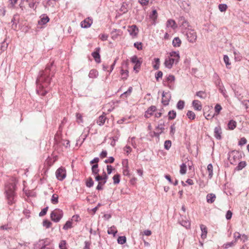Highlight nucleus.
Returning a JSON list of instances; mask_svg holds the SVG:
<instances>
[{
  "instance_id": "c9c22d12",
  "label": "nucleus",
  "mask_w": 249,
  "mask_h": 249,
  "mask_svg": "<svg viewBox=\"0 0 249 249\" xmlns=\"http://www.w3.org/2000/svg\"><path fill=\"white\" fill-rule=\"evenodd\" d=\"M196 95L201 99H205L207 97V94L205 92L203 91H199L196 93Z\"/></svg>"
},
{
  "instance_id": "a878e982",
  "label": "nucleus",
  "mask_w": 249,
  "mask_h": 249,
  "mask_svg": "<svg viewBox=\"0 0 249 249\" xmlns=\"http://www.w3.org/2000/svg\"><path fill=\"white\" fill-rule=\"evenodd\" d=\"M228 126L229 129L233 130L236 126V122L233 120H231L229 122Z\"/></svg>"
},
{
  "instance_id": "f257e3e1",
  "label": "nucleus",
  "mask_w": 249,
  "mask_h": 249,
  "mask_svg": "<svg viewBox=\"0 0 249 249\" xmlns=\"http://www.w3.org/2000/svg\"><path fill=\"white\" fill-rule=\"evenodd\" d=\"M53 65V62L50 64H48L44 70L41 71L36 80V92L38 94L44 96L48 92L46 89L50 84L52 77L54 73L51 72V67Z\"/></svg>"
},
{
  "instance_id": "49530a36",
  "label": "nucleus",
  "mask_w": 249,
  "mask_h": 249,
  "mask_svg": "<svg viewBox=\"0 0 249 249\" xmlns=\"http://www.w3.org/2000/svg\"><path fill=\"white\" fill-rule=\"evenodd\" d=\"M121 74L122 76V79L125 80L128 76V71L127 70H124L122 69Z\"/></svg>"
},
{
  "instance_id": "4be33fe9",
  "label": "nucleus",
  "mask_w": 249,
  "mask_h": 249,
  "mask_svg": "<svg viewBox=\"0 0 249 249\" xmlns=\"http://www.w3.org/2000/svg\"><path fill=\"white\" fill-rule=\"evenodd\" d=\"M181 43V40L178 37H176L174 38L172 41V44L175 47H178L180 46Z\"/></svg>"
},
{
  "instance_id": "393cba45",
  "label": "nucleus",
  "mask_w": 249,
  "mask_h": 249,
  "mask_svg": "<svg viewBox=\"0 0 249 249\" xmlns=\"http://www.w3.org/2000/svg\"><path fill=\"white\" fill-rule=\"evenodd\" d=\"M131 61L132 63L137 64L138 66H141L142 64V61H140L136 55H134L131 58Z\"/></svg>"
},
{
  "instance_id": "39448f33",
  "label": "nucleus",
  "mask_w": 249,
  "mask_h": 249,
  "mask_svg": "<svg viewBox=\"0 0 249 249\" xmlns=\"http://www.w3.org/2000/svg\"><path fill=\"white\" fill-rule=\"evenodd\" d=\"M186 35L188 40L191 43H194L197 39L196 33L193 29H188L186 32Z\"/></svg>"
},
{
  "instance_id": "774afa93",
  "label": "nucleus",
  "mask_w": 249,
  "mask_h": 249,
  "mask_svg": "<svg viewBox=\"0 0 249 249\" xmlns=\"http://www.w3.org/2000/svg\"><path fill=\"white\" fill-rule=\"evenodd\" d=\"M243 105L245 107L248 109H249V100H245L242 102Z\"/></svg>"
},
{
  "instance_id": "79ce46f5",
  "label": "nucleus",
  "mask_w": 249,
  "mask_h": 249,
  "mask_svg": "<svg viewBox=\"0 0 249 249\" xmlns=\"http://www.w3.org/2000/svg\"><path fill=\"white\" fill-rule=\"evenodd\" d=\"M86 184L87 187H89V188H90L93 186V185L94 184V182L91 177H89L87 179V180L86 182Z\"/></svg>"
},
{
  "instance_id": "a211bd4d",
  "label": "nucleus",
  "mask_w": 249,
  "mask_h": 249,
  "mask_svg": "<svg viewBox=\"0 0 249 249\" xmlns=\"http://www.w3.org/2000/svg\"><path fill=\"white\" fill-rule=\"evenodd\" d=\"M200 229L202 231L201 237L202 239H205L207 237V228L206 226L201 224L200 225Z\"/></svg>"
},
{
  "instance_id": "1a4fd4ad",
  "label": "nucleus",
  "mask_w": 249,
  "mask_h": 249,
  "mask_svg": "<svg viewBox=\"0 0 249 249\" xmlns=\"http://www.w3.org/2000/svg\"><path fill=\"white\" fill-rule=\"evenodd\" d=\"M162 101L161 103L164 106H167L169 104L170 100L171 99V96L169 92H165L163 91L162 94Z\"/></svg>"
},
{
  "instance_id": "c85d7f7f",
  "label": "nucleus",
  "mask_w": 249,
  "mask_h": 249,
  "mask_svg": "<svg viewBox=\"0 0 249 249\" xmlns=\"http://www.w3.org/2000/svg\"><path fill=\"white\" fill-rule=\"evenodd\" d=\"M132 91V88L131 87H130L127 91L124 92L121 95V97L122 98H127L128 96L130 95V93H131Z\"/></svg>"
},
{
  "instance_id": "2eb2a0df",
  "label": "nucleus",
  "mask_w": 249,
  "mask_h": 249,
  "mask_svg": "<svg viewBox=\"0 0 249 249\" xmlns=\"http://www.w3.org/2000/svg\"><path fill=\"white\" fill-rule=\"evenodd\" d=\"M192 106L196 110L200 111L202 109L201 102L197 100H195L192 102Z\"/></svg>"
},
{
  "instance_id": "6ab92c4d",
  "label": "nucleus",
  "mask_w": 249,
  "mask_h": 249,
  "mask_svg": "<svg viewBox=\"0 0 249 249\" xmlns=\"http://www.w3.org/2000/svg\"><path fill=\"white\" fill-rule=\"evenodd\" d=\"M49 18L47 16L43 15V17L38 21V24L39 25H44L49 21Z\"/></svg>"
},
{
  "instance_id": "09e8293b",
  "label": "nucleus",
  "mask_w": 249,
  "mask_h": 249,
  "mask_svg": "<svg viewBox=\"0 0 249 249\" xmlns=\"http://www.w3.org/2000/svg\"><path fill=\"white\" fill-rule=\"evenodd\" d=\"M180 173L182 175L185 174L186 173L187 167L185 163H182L180 165Z\"/></svg>"
},
{
  "instance_id": "a19ab883",
  "label": "nucleus",
  "mask_w": 249,
  "mask_h": 249,
  "mask_svg": "<svg viewBox=\"0 0 249 249\" xmlns=\"http://www.w3.org/2000/svg\"><path fill=\"white\" fill-rule=\"evenodd\" d=\"M72 228V222L71 221H67L63 226V229L64 230H68Z\"/></svg>"
},
{
  "instance_id": "f8f14e48",
  "label": "nucleus",
  "mask_w": 249,
  "mask_h": 249,
  "mask_svg": "<svg viewBox=\"0 0 249 249\" xmlns=\"http://www.w3.org/2000/svg\"><path fill=\"white\" fill-rule=\"evenodd\" d=\"M222 131L220 126H216L214 129V136L217 140H221L222 139L221 136Z\"/></svg>"
},
{
  "instance_id": "864d4df0",
  "label": "nucleus",
  "mask_w": 249,
  "mask_h": 249,
  "mask_svg": "<svg viewBox=\"0 0 249 249\" xmlns=\"http://www.w3.org/2000/svg\"><path fill=\"white\" fill-rule=\"evenodd\" d=\"M106 183V181H102L98 182V185L96 187V189L97 190H103V186Z\"/></svg>"
},
{
  "instance_id": "8fccbe9b",
  "label": "nucleus",
  "mask_w": 249,
  "mask_h": 249,
  "mask_svg": "<svg viewBox=\"0 0 249 249\" xmlns=\"http://www.w3.org/2000/svg\"><path fill=\"white\" fill-rule=\"evenodd\" d=\"M127 6V4L126 3H123L120 9V11L124 14L126 13L128 11L126 8Z\"/></svg>"
},
{
  "instance_id": "cd10ccee",
  "label": "nucleus",
  "mask_w": 249,
  "mask_h": 249,
  "mask_svg": "<svg viewBox=\"0 0 249 249\" xmlns=\"http://www.w3.org/2000/svg\"><path fill=\"white\" fill-rule=\"evenodd\" d=\"M170 56L172 58L178 60L179 61V54L178 52H171L170 53Z\"/></svg>"
},
{
  "instance_id": "412c9836",
  "label": "nucleus",
  "mask_w": 249,
  "mask_h": 249,
  "mask_svg": "<svg viewBox=\"0 0 249 249\" xmlns=\"http://www.w3.org/2000/svg\"><path fill=\"white\" fill-rule=\"evenodd\" d=\"M8 43L6 41V39H4L0 44V53H1L2 52L5 51L8 47Z\"/></svg>"
},
{
  "instance_id": "ea45409f",
  "label": "nucleus",
  "mask_w": 249,
  "mask_h": 249,
  "mask_svg": "<svg viewBox=\"0 0 249 249\" xmlns=\"http://www.w3.org/2000/svg\"><path fill=\"white\" fill-rule=\"evenodd\" d=\"M51 202L53 204L58 203V196L57 194H53L51 198Z\"/></svg>"
},
{
  "instance_id": "e433bc0d",
  "label": "nucleus",
  "mask_w": 249,
  "mask_h": 249,
  "mask_svg": "<svg viewBox=\"0 0 249 249\" xmlns=\"http://www.w3.org/2000/svg\"><path fill=\"white\" fill-rule=\"evenodd\" d=\"M154 62H155V64L153 65V67L155 70H158L160 68V60L159 58H155Z\"/></svg>"
},
{
  "instance_id": "58836bf2",
  "label": "nucleus",
  "mask_w": 249,
  "mask_h": 249,
  "mask_svg": "<svg viewBox=\"0 0 249 249\" xmlns=\"http://www.w3.org/2000/svg\"><path fill=\"white\" fill-rule=\"evenodd\" d=\"M157 17L158 13L157 10L155 9L153 10L152 11V13L150 15V18L152 19L154 21H155L157 19Z\"/></svg>"
},
{
  "instance_id": "e2e57ef3",
  "label": "nucleus",
  "mask_w": 249,
  "mask_h": 249,
  "mask_svg": "<svg viewBox=\"0 0 249 249\" xmlns=\"http://www.w3.org/2000/svg\"><path fill=\"white\" fill-rule=\"evenodd\" d=\"M18 0H9V4L8 5V7L10 8H13Z\"/></svg>"
},
{
  "instance_id": "dca6fc26",
  "label": "nucleus",
  "mask_w": 249,
  "mask_h": 249,
  "mask_svg": "<svg viewBox=\"0 0 249 249\" xmlns=\"http://www.w3.org/2000/svg\"><path fill=\"white\" fill-rule=\"evenodd\" d=\"M179 223L183 227L186 228L187 229H190L191 227V223L187 219H183L181 218V220H179Z\"/></svg>"
},
{
  "instance_id": "6e6d98bb",
  "label": "nucleus",
  "mask_w": 249,
  "mask_h": 249,
  "mask_svg": "<svg viewBox=\"0 0 249 249\" xmlns=\"http://www.w3.org/2000/svg\"><path fill=\"white\" fill-rule=\"evenodd\" d=\"M163 75V73L161 71H158L155 74V78L157 81H159L160 78H161Z\"/></svg>"
},
{
  "instance_id": "5701e85b",
  "label": "nucleus",
  "mask_w": 249,
  "mask_h": 249,
  "mask_svg": "<svg viewBox=\"0 0 249 249\" xmlns=\"http://www.w3.org/2000/svg\"><path fill=\"white\" fill-rule=\"evenodd\" d=\"M106 120V117L105 115H102L99 116L98 120H97V123L100 126L103 125Z\"/></svg>"
},
{
  "instance_id": "72a5a7b5",
  "label": "nucleus",
  "mask_w": 249,
  "mask_h": 249,
  "mask_svg": "<svg viewBox=\"0 0 249 249\" xmlns=\"http://www.w3.org/2000/svg\"><path fill=\"white\" fill-rule=\"evenodd\" d=\"M98 164H94L92 166L91 170H92V173L93 175H97L98 174V173L99 172V170L98 169Z\"/></svg>"
},
{
  "instance_id": "c03bdc74",
  "label": "nucleus",
  "mask_w": 249,
  "mask_h": 249,
  "mask_svg": "<svg viewBox=\"0 0 249 249\" xmlns=\"http://www.w3.org/2000/svg\"><path fill=\"white\" fill-rule=\"evenodd\" d=\"M113 180L114 184H118L120 181V175L118 174L115 175L113 177Z\"/></svg>"
},
{
  "instance_id": "4468645a",
  "label": "nucleus",
  "mask_w": 249,
  "mask_h": 249,
  "mask_svg": "<svg viewBox=\"0 0 249 249\" xmlns=\"http://www.w3.org/2000/svg\"><path fill=\"white\" fill-rule=\"evenodd\" d=\"M178 23L179 24L185 28H187L189 27V23L187 21L186 19H185V18L183 16H180L178 18Z\"/></svg>"
},
{
  "instance_id": "f3484780",
  "label": "nucleus",
  "mask_w": 249,
  "mask_h": 249,
  "mask_svg": "<svg viewBox=\"0 0 249 249\" xmlns=\"http://www.w3.org/2000/svg\"><path fill=\"white\" fill-rule=\"evenodd\" d=\"M215 198L216 196L213 193L208 194L206 196L207 201L209 203H213L215 201Z\"/></svg>"
},
{
  "instance_id": "338daca9",
  "label": "nucleus",
  "mask_w": 249,
  "mask_h": 249,
  "mask_svg": "<svg viewBox=\"0 0 249 249\" xmlns=\"http://www.w3.org/2000/svg\"><path fill=\"white\" fill-rule=\"evenodd\" d=\"M232 213L230 210L227 212L226 214V218L227 220H230L232 217Z\"/></svg>"
},
{
  "instance_id": "37998d69",
  "label": "nucleus",
  "mask_w": 249,
  "mask_h": 249,
  "mask_svg": "<svg viewBox=\"0 0 249 249\" xmlns=\"http://www.w3.org/2000/svg\"><path fill=\"white\" fill-rule=\"evenodd\" d=\"M185 102L183 100H179L177 104V107L178 109L179 110H182L183 109L184 107Z\"/></svg>"
},
{
  "instance_id": "c756f323",
  "label": "nucleus",
  "mask_w": 249,
  "mask_h": 249,
  "mask_svg": "<svg viewBox=\"0 0 249 249\" xmlns=\"http://www.w3.org/2000/svg\"><path fill=\"white\" fill-rule=\"evenodd\" d=\"M38 246L40 247L39 249H50L49 248H47L46 246L48 245V244H45L44 242V240H40L37 244Z\"/></svg>"
},
{
  "instance_id": "13d9d810",
  "label": "nucleus",
  "mask_w": 249,
  "mask_h": 249,
  "mask_svg": "<svg viewBox=\"0 0 249 249\" xmlns=\"http://www.w3.org/2000/svg\"><path fill=\"white\" fill-rule=\"evenodd\" d=\"M218 7H219V10L221 12L225 11L228 8L227 5L226 4H220L218 6Z\"/></svg>"
},
{
  "instance_id": "f03ea898",
  "label": "nucleus",
  "mask_w": 249,
  "mask_h": 249,
  "mask_svg": "<svg viewBox=\"0 0 249 249\" xmlns=\"http://www.w3.org/2000/svg\"><path fill=\"white\" fill-rule=\"evenodd\" d=\"M16 184L14 183H8L5 185V192L6 197L9 205L15 203V197L16 196L15 190Z\"/></svg>"
},
{
  "instance_id": "5fc2aeb1",
  "label": "nucleus",
  "mask_w": 249,
  "mask_h": 249,
  "mask_svg": "<svg viewBox=\"0 0 249 249\" xmlns=\"http://www.w3.org/2000/svg\"><path fill=\"white\" fill-rule=\"evenodd\" d=\"M66 241L65 240H61L59 244L60 249H67L66 248Z\"/></svg>"
},
{
  "instance_id": "b1692460",
  "label": "nucleus",
  "mask_w": 249,
  "mask_h": 249,
  "mask_svg": "<svg viewBox=\"0 0 249 249\" xmlns=\"http://www.w3.org/2000/svg\"><path fill=\"white\" fill-rule=\"evenodd\" d=\"M247 163L245 161H242L240 162L238 165L235 167V170L240 171L242 170L246 166Z\"/></svg>"
},
{
  "instance_id": "7c9ffc66",
  "label": "nucleus",
  "mask_w": 249,
  "mask_h": 249,
  "mask_svg": "<svg viewBox=\"0 0 249 249\" xmlns=\"http://www.w3.org/2000/svg\"><path fill=\"white\" fill-rule=\"evenodd\" d=\"M168 115V119L169 120H173V119H175L176 117V116H177L176 112L174 110H170V111H169Z\"/></svg>"
},
{
  "instance_id": "de8ad7c7",
  "label": "nucleus",
  "mask_w": 249,
  "mask_h": 249,
  "mask_svg": "<svg viewBox=\"0 0 249 249\" xmlns=\"http://www.w3.org/2000/svg\"><path fill=\"white\" fill-rule=\"evenodd\" d=\"M115 227L113 226L112 227H110L108 230H107V233L108 234H113L114 236H115V234L117 232V230H114L113 229H115Z\"/></svg>"
},
{
  "instance_id": "4d7b16f0",
  "label": "nucleus",
  "mask_w": 249,
  "mask_h": 249,
  "mask_svg": "<svg viewBox=\"0 0 249 249\" xmlns=\"http://www.w3.org/2000/svg\"><path fill=\"white\" fill-rule=\"evenodd\" d=\"M175 131H176L175 123H174L170 126V135L173 136L174 135Z\"/></svg>"
},
{
  "instance_id": "bf43d9fd",
  "label": "nucleus",
  "mask_w": 249,
  "mask_h": 249,
  "mask_svg": "<svg viewBox=\"0 0 249 249\" xmlns=\"http://www.w3.org/2000/svg\"><path fill=\"white\" fill-rule=\"evenodd\" d=\"M222 109L220 105L217 104L214 107V111L216 114H218Z\"/></svg>"
},
{
  "instance_id": "f704fd0d",
  "label": "nucleus",
  "mask_w": 249,
  "mask_h": 249,
  "mask_svg": "<svg viewBox=\"0 0 249 249\" xmlns=\"http://www.w3.org/2000/svg\"><path fill=\"white\" fill-rule=\"evenodd\" d=\"M187 116L189 119L194 120L196 118L195 113L191 110H188L186 114Z\"/></svg>"
},
{
  "instance_id": "4c0bfd02",
  "label": "nucleus",
  "mask_w": 249,
  "mask_h": 249,
  "mask_svg": "<svg viewBox=\"0 0 249 249\" xmlns=\"http://www.w3.org/2000/svg\"><path fill=\"white\" fill-rule=\"evenodd\" d=\"M224 61L226 64V67L228 69H230V66L231 65V63L230 62V59L227 55H224L223 57Z\"/></svg>"
},
{
  "instance_id": "0eeeda50",
  "label": "nucleus",
  "mask_w": 249,
  "mask_h": 249,
  "mask_svg": "<svg viewBox=\"0 0 249 249\" xmlns=\"http://www.w3.org/2000/svg\"><path fill=\"white\" fill-rule=\"evenodd\" d=\"M179 61L177 59L172 58L170 57H168L165 58L164 61V65L168 69H171L174 63L177 64Z\"/></svg>"
},
{
  "instance_id": "69168bd1",
  "label": "nucleus",
  "mask_w": 249,
  "mask_h": 249,
  "mask_svg": "<svg viewBox=\"0 0 249 249\" xmlns=\"http://www.w3.org/2000/svg\"><path fill=\"white\" fill-rule=\"evenodd\" d=\"M76 119H77V122L78 123H83V119H82V116L80 113H76Z\"/></svg>"
},
{
  "instance_id": "3c124183",
  "label": "nucleus",
  "mask_w": 249,
  "mask_h": 249,
  "mask_svg": "<svg viewBox=\"0 0 249 249\" xmlns=\"http://www.w3.org/2000/svg\"><path fill=\"white\" fill-rule=\"evenodd\" d=\"M171 141L170 140H166L164 143V148L166 150H169L171 146Z\"/></svg>"
},
{
  "instance_id": "680f3d73",
  "label": "nucleus",
  "mask_w": 249,
  "mask_h": 249,
  "mask_svg": "<svg viewBox=\"0 0 249 249\" xmlns=\"http://www.w3.org/2000/svg\"><path fill=\"white\" fill-rule=\"evenodd\" d=\"M48 210V207H46L43 208L41 210V211L39 213V216H43L45 215L47 213Z\"/></svg>"
},
{
  "instance_id": "9b49d317",
  "label": "nucleus",
  "mask_w": 249,
  "mask_h": 249,
  "mask_svg": "<svg viewBox=\"0 0 249 249\" xmlns=\"http://www.w3.org/2000/svg\"><path fill=\"white\" fill-rule=\"evenodd\" d=\"M100 48L97 47L95 49V51L92 53L91 55L94 58L95 61L97 63L101 62V58L100 55Z\"/></svg>"
},
{
  "instance_id": "9d476101",
  "label": "nucleus",
  "mask_w": 249,
  "mask_h": 249,
  "mask_svg": "<svg viewBox=\"0 0 249 249\" xmlns=\"http://www.w3.org/2000/svg\"><path fill=\"white\" fill-rule=\"evenodd\" d=\"M93 20L91 18L88 17L81 22V26L83 28H88L92 24Z\"/></svg>"
},
{
  "instance_id": "aec40b11",
  "label": "nucleus",
  "mask_w": 249,
  "mask_h": 249,
  "mask_svg": "<svg viewBox=\"0 0 249 249\" xmlns=\"http://www.w3.org/2000/svg\"><path fill=\"white\" fill-rule=\"evenodd\" d=\"M166 26L175 29L177 27L176 22L173 19H168L166 22Z\"/></svg>"
},
{
  "instance_id": "473e14b6",
  "label": "nucleus",
  "mask_w": 249,
  "mask_h": 249,
  "mask_svg": "<svg viewBox=\"0 0 249 249\" xmlns=\"http://www.w3.org/2000/svg\"><path fill=\"white\" fill-rule=\"evenodd\" d=\"M118 244L123 245L126 242V238L125 236H120L117 239Z\"/></svg>"
},
{
  "instance_id": "423d86ee",
  "label": "nucleus",
  "mask_w": 249,
  "mask_h": 249,
  "mask_svg": "<svg viewBox=\"0 0 249 249\" xmlns=\"http://www.w3.org/2000/svg\"><path fill=\"white\" fill-rule=\"evenodd\" d=\"M55 175L58 180H63L66 176V170L63 167L59 168L55 172Z\"/></svg>"
},
{
  "instance_id": "2f4dec72",
  "label": "nucleus",
  "mask_w": 249,
  "mask_h": 249,
  "mask_svg": "<svg viewBox=\"0 0 249 249\" xmlns=\"http://www.w3.org/2000/svg\"><path fill=\"white\" fill-rule=\"evenodd\" d=\"M207 170L209 173V178H211L213 176V167L211 163H210L207 166Z\"/></svg>"
},
{
  "instance_id": "0e129e2a",
  "label": "nucleus",
  "mask_w": 249,
  "mask_h": 249,
  "mask_svg": "<svg viewBox=\"0 0 249 249\" xmlns=\"http://www.w3.org/2000/svg\"><path fill=\"white\" fill-rule=\"evenodd\" d=\"M247 141L246 139L244 137H243V138H241V139L239 141L238 145H240V146H242V145L245 144L247 143Z\"/></svg>"
},
{
  "instance_id": "bb28decb",
  "label": "nucleus",
  "mask_w": 249,
  "mask_h": 249,
  "mask_svg": "<svg viewBox=\"0 0 249 249\" xmlns=\"http://www.w3.org/2000/svg\"><path fill=\"white\" fill-rule=\"evenodd\" d=\"M98 75V72L95 69H92L89 72V78H94L97 77Z\"/></svg>"
},
{
  "instance_id": "20e7f679",
  "label": "nucleus",
  "mask_w": 249,
  "mask_h": 249,
  "mask_svg": "<svg viewBox=\"0 0 249 249\" xmlns=\"http://www.w3.org/2000/svg\"><path fill=\"white\" fill-rule=\"evenodd\" d=\"M63 216L62 210L59 209H56L53 211L50 214L51 220L54 222H58Z\"/></svg>"
},
{
  "instance_id": "6e6552de",
  "label": "nucleus",
  "mask_w": 249,
  "mask_h": 249,
  "mask_svg": "<svg viewBox=\"0 0 249 249\" xmlns=\"http://www.w3.org/2000/svg\"><path fill=\"white\" fill-rule=\"evenodd\" d=\"M127 31L130 36L133 37H135L138 35L139 29L136 25H132L128 26Z\"/></svg>"
},
{
  "instance_id": "7ed1b4c3",
  "label": "nucleus",
  "mask_w": 249,
  "mask_h": 249,
  "mask_svg": "<svg viewBox=\"0 0 249 249\" xmlns=\"http://www.w3.org/2000/svg\"><path fill=\"white\" fill-rule=\"evenodd\" d=\"M241 158L240 153L236 150L230 152L228 154V160L231 164L234 165Z\"/></svg>"
},
{
  "instance_id": "a18cd8bd",
  "label": "nucleus",
  "mask_w": 249,
  "mask_h": 249,
  "mask_svg": "<svg viewBox=\"0 0 249 249\" xmlns=\"http://www.w3.org/2000/svg\"><path fill=\"white\" fill-rule=\"evenodd\" d=\"M166 81L169 83H171L174 82L175 80V77L174 75L172 74H169L166 77Z\"/></svg>"
},
{
  "instance_id": "ddd939ff",
  "label": "nucleus",
  "mask_w": 249,
  "mask_h": 249,
  "mask_svg": "<svg viewBox=\"0 0 249 249\" xmlns=\"http://www.w3.org/2000/svg\"><path fill=\"white\" fill-rule=\"evenodd\" d=\"M157 109V107L155 106H151L145 111L144 116L146 118H149L153 115L154 112Z\"/></svg>"
},
{
  "instance_id": "052dcab7",
  "label": "nucleus",
  "mask_w": 249,
  "mask_h": 249,
  "mask_svg": "<svg viewBox=\"0 0 249 249\" xmlns=\"http://www.w3.org/2000/svg\"><path fill=\"white\" fill-rule=\"evenodd\" d=\"M134 46L138 50H141L142 49V43L140 42H136L134 44Z\"/></svg>"
},
{
  "instance_id": "603ef678",
  "label": "nucleus",
  "mask_w": 249,
  "mask_h": 249,
  "mask_svg": "<svg viewBox=\"0 0 249 249\" xmlns=\"http://www.w3.org/2000/svg\"><path fill=\"white\" fill-rule=\"evenodd\" d=\"M42 224L43 226L45 227L47 229L49 228L52 224V223L50 221L47 219L43 220Z\"/></svg>"
}]
</instances>
